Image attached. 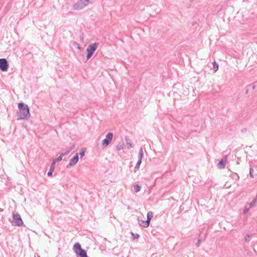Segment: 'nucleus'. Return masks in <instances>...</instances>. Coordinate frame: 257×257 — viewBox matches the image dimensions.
I'll use <instances>...</instances> for the list:
<instances>
[{
	"label": "nucleus",
	"mask_w": 257,
	"mask_h": 257,
	"mask_svg": "<svg viewBox=\"0 0 257 257\" xmlns=\"http://www.w3.org/2000/svg\"><path fill=\"white\" fill-rule=\"evenodd\" d=\"M257 203V199L256 197L253 199V200L251 201V202L249 204V206L250 208L254 207Z\"/></svg>",
	"instance_id": "obj_15"
},
{
	"label": "nucleus",
	"mask_w": 257,
	"mask_h": 257,
	"mask_svg": "<svg viewBox=\"0 0 257 257\" xmlns=\"http://www.w3.org/2000/svg\"><path fill=\"white\" fill-rule=\"evenodd\" d=\"M55 163L52 162L50 166V168L49 169V171H48V172L47 173V175L48 176H51L52 175V174L55 169Z\"/></svg>",
	"instance_id": "obj_12"
},
{
	"label": "nucleus",
	"mask_w": 257,
	"mask_h": 257,
	"mask_svg": "<svg viewBox=\"0 0 257 257\" xmlns=\"http://www.w3.org/2000/svg\"><path fill=\"white\" fill-rule=\"evenodd\" d=\"M78 154L76 153L75 155L70 159L69 163L67 165L66 168H69L72 166H74L78 161Z\"/></svg>",
	"instance_id": "obj_8"
},
{
	"label": "nucleus",
	"mask_w": 257,
	"mask_h": 257,
	"mask_svg": "<svg viewBox=\"0 0 257 257\" xmlns=\"http://www.w3.org/2000/svg\"><path fill=\"white\" fill-rule=\"evenodd\" d=\"M73 46H75L76 48H77V49H79V50L81 49V47H80V45H79V44H78L77 43H76V42H74V43H73Z\"/></svg>",
	"instance_id": "obj_26"
},
{
	"label": "nucleus",
	"mask_w": 257,
	"mask_h": 257,
	"mask_svg": "<svg viewBox=\"0 0 257 257\" xmlns=\"http://www.w3.org/2000/svg\"><path fill=\"white\" fill-rule=\"evenodd\" d=\"M131 234H132L133 237L134 238H135V239H138V238H139V237L140 236L139 234H138V233H133L132 232H131Z\"/></svg>",
	"instance_id": "obj_25"
},
{
	"label": "nucleus",
	"mask_w": 257,
	"mask_h": 257,
	"mask_svg": "<svg viewBox=\"0 0 257 257\" xmlns=\"http://www.w3.org/2000/svg\"><path fill=\"white\" fill-rule=\"evenodd\" d=\"M85 0H79L75 3L73 6V9L75 10H78L83 9L86 6Z\"/></svg>",
	"instance_id": "obj_6"
},
{
	"label": "nucleus",
	"mask_w": 257,
	"mask_h": 257,
	"mask_svg": "<svg viewBox=\"0 0 257 257\" xmlns=\"http://www.w3.org/2000/svg\"><path fill=\"white\" fill-rule=\"evenodd\" d=\"M126 145L128 148H131L133 147L132 144L131 143L130 140L128 139L125 138Z\"/></svg>",
	"instance_id": "obj_22"
},
{
	"label": "nucleus",
	"mask_w": 257,
	"mask_h": 257,
	"mask_svg": "<svg viewBox=\"0 0 257 257\" xmlns=\"http://www.w3.org/2000/svg\"><path fill=\"white\" fill-rule=\"evenodd\" d=\"M226 163V158H223L218 163L217 167L219 169H223L225 167Z\"/></svg>",
	"instance_id": "obj_9"
},
{
	"label": "nucleus",
	"mask_w": 257,
	"mask_h": 257,
	"mask_svg": "<svg viewBox=\"0 0 257 257\" xmlns=\"http://www.w3.org/2000/svg\"><path fill=\"white\" fill-rule=\"evenodd\" d=\"M153 213L151 211H150L149 212H148L147 213V220H146L147 223L150 224L151 220L152 218L153 217Z\"/></svg>",
	"instance_id": "obj_13"
},
{
	"label": "nucleus",
	"mask_w": 257,
	"mask_h": 257,
	"mask_svg": "<svg viewBox=\"0 0 257 257\" xmlns=\"http://www.w3.org/2000/svg\"><path fill=\"white\" fill-rule=\"evenodd\" d=\"M247 92H248V90H247L246 91V93L247 94Z\"/></svg>",
	"instance_id": "obj_32"
},
{
	"label": "nucleus",
	"mask_w": 257,
	"mask_h": 257,
	"mask_svg": "<svg viewBox=\"0 0 257 257\" xmlns=\"http://www.w3.org/2000/svg\"><path fill=\"white\" fill-rule=\"evenodd\" d=\"M138 221L139 224L143 227H147L149 226V224L147 223L146 221H144L143 220L140 219L139 218H138Z\"/></svg>",
	"instance_id": "obj_11"
},
{
	"label": "nucleus",
	"mask_w": 257,
	"mask_h": 257,
	"mask_svg": "<svg viewBox=\"0 0 257 257\" xmlns=\"http://www.w3.org/2000/svg\"><path fill=\"white\" fill-rule=\"evenodd\" d=\"M141 163H142V160L139 159L136 165L140 167Z\"/></svg>",
	"instance_id": "obj_28"
},
{
	"label": "nucleus",
	"mask_w": 257,
	"mask_h": 257,
	"mask_svg": "<svg viewBox=\"0 0 257 257\" xmlns=\"http://www.w3.org/2000/svg\"><path fill=\"white\" fill-rule=\"evenodd\" d=\"M85 151H86V149L83 148V149H82L81 152L79 153V155L80 156L81 158H82L84 156L85 153Z\"/></svg>",
	"instance_id": "obj_23"
},
{
	"label": "nucleus",
	"mask_w": 257,
	"mask_h": 257,
	"mask_svg": "<svg viewBox=\"0 0 257 257\" xmlns=\"http://www.w3.org/2000/svg\"><path fill=\"white\" fill-rule=\"evenodd\" d=\"M144 157V153H143V148L141 147L140 149H139V160H142V158Z\"/></svg>",
	"instance_id": "obj_16"
},
{
	"label": "nucleus",
	"mask_w": 257,
	"mask_h": 257,
	"mask_svg": "<svg viewBox=\"0 0 257 257\" xmlns=\"http://www.w3.org/2000/svg\"><path fill=\"white\" fill-rule=\"evenodd\" d=\"M62 160V156L60 155L58 158L54 159L52 162L55 163V165L56 164V162H58L61 161Z\"/></svg>",
	"instance_id": "obj_20"
},
{
	"label": "nucleus",
	"mask_w": 257,
	"mask_h": 257,
	"mask_svg": "<svg viewBox=\"0 0 257 257\" xmlns=\"http://www.w3.org/2000/svg\"><path fill=\"white\" fill-rule=\"evenodd\" d=\"M73 249L77 257H88L86 250L81 247L79 243H75Z\"/></svg>",
	"instance_id": "obj_2"
},
{
	"label": "nucleus",
	"mask_w": 257,
	"mask_h": 257,
	"mask_svg": "<svg viewBox=\"0 0 257 257\" xmlns=\"http://www.w3.org/2000/svg\"><path fill=\"white\" fill-rule=\"evenodd\" d=\"M123 148V144H119L116 146V150L117 151H120V150H122Z\"/></svg>",
	"instance_id": "obj_24"
},
{
	"label": "nucleus",
	"mask_w": 257,
	"mask_h": 257,
	"mask_svg": "<svg viewBox=\"0 0 257 257\" xmlns=\"http://www.w3.org/2000/svg\"><path fill=\"white\" fill-rule=\"evenodd\" d=\"M140 167L136 165L135 167V172H136V171L137 170H138L139 169Z\"/></svg>",
	"instance_id": "obj_30"
},
{
	"label": "nucleus",
	"mask_w": 257,
	"mask_h": 257,
	"mask_svg": "<svg viewBox=\"0 0 257 257\" xmlns=\"http://www.w3.org/2000/svg\"><path fill=\"white\" fill-rule=\"evenodd\" d=\"M86 2H85V4L86 5V6L88 4L89 2V0H85Z\"/></svg>",
	"instance_id": "obj_31"
},
{
	"label": "nucleus",
	"mask_w": 257,
	"mask_h": 257,
	"mask_svg": "<svg viewBox=\"0 0 257 257\" xmlns=\"http://www.w3.org/2000/svg\"><path fill=\"white\" fill-rule=\"evenodd\" d=\"M256 86H257V81H256L254 83L253 86H252V89H254Z\"/></svg>",
	"instance_id": "obj_29"
},
{
	"label": "nucleus",
	"mask_w": 257,
	"mask_h": 257,
	"mask_svg": "<svg viewBox=\"0 0 257 257\" xmlns=\"http://www.w3.org/2000/svg\"><path fill=\"white\" fill-rule=\"evenodd\" d=\"M98 46L97 43H94L88 46L86 49L87 52V60H88L93 55L94 52L96 51Z\"/></svg>",
	"instance_id": "obj_3"
},
{
	"label": "nucleus",
	"mask_w": 257,
	"mask_h": 257,
	"mask_svg": "<svg viewBox=\"0 0 257 257\" xmlns=\"http://www.w3.org/2000/svg\"><path fill=\"white\" fill-rule=\"evenodd\" d=\"M13 221L12 222V224L14 226H20L23 224V221L20 216L18 213L13 214Z\"/></svg>",
	"instance_id": "obj_4"
},
{
	"label": "nucleus",
	"mask_w": 257,
	"mask_h": 257,
	"mask_svg": "<svg viewBox=\"0 0 257 257\" xmlns=\"http://www.w3.org/2000/svg\"><path fill=\"white\" fill-rule=\"evenodd\" d=\"M249 175H250V176L253 178H254V176L257 175V172H256V171L254 172L253 171V169L250 167L249 169Z\"/></svg>",
	"instance_id": "obj_14"
},
{
	"label": "nucleus",
	"mask_w": 257,
	"mask_h": 257,
	"mask_svg": "<svg viewBox=\"0 0 257 257\" xmlns=\"http://www.w3.org/2000/svg\"><path fill=\"white\" fill-rule=\"evenodd\" d=\"M206 233L201 232L199 234L200 238L198 239L197 242L196 243V246L198 247L200 245L201 240L204 239L205 238Z\"/></svg>",
	"instance_id": "obj_10"
},
{
	"label": "nucleus",
	"mask_w": 257,
	"mask_h": 257,
	"mask_svg": "<svg viewBox=\"0 0 257 257\" xmlns=\"http://www.w3.org/2000/svg\"><path fill=\"white\" fill-rule=\"evenodd\" d=\"M74 147V146L71 147L69 149L65 151L64 153H63L61 154V155L62 156V157L65 155H67L69 154V153L71 152V151L73 149Z\"/></svg>",
	"instance_id": "obj_18"
},
{
	"label": "nucleus",
	"mask_w": 257,
	"mask_h": 257,
	"mask_svg": "<svg viewBox=\"0 0 257 257\" xmlns=\"http://www.w3.org/2000/svg\"><path fill=\"white\" fill-rule=\"evenodd\" d=\"M141 189V187L139 185L136 184L134 186V190L135 192H139Z\"/></svg>",
	"instance_id": "obj_19"
},
{
	"label": "nucleus",
	"mask_w": 257,
	"mask_h": 257,
	"mask_svg": "<svg viewBox=\"0 0 257 257\" xmlns=\"http://www.w3.org/2000/svg\"><path fill=\"white\" fill-rule=\"evenodd\" d=\"M250 208V207H249V206L248 207H247L246 206H245V208H244V210L243 211V213L245 214L246 212H247L249 209Z\"/></svg>",
	"instance_id": "obj_27"
},
{
	"label": "nucleus",
	"mask_w": 257,
	"mask_h": 257,
	"mask_svg": "<svg viewBox=\"0 0 257 257\" xmlns=\"http://www.w3.org/2000/svg\"><path fill=\"white\" fill-rule=\"evenodd\" d=\"M252 235L251 234H247L244 237V240L246 242H248L250 241V237Z\"/></svg>",
	"instance_id": "obj_21"
},
{
	"label": "nucleus",
	"mask_w": 257,
	"mask_h": 257,
	"mask_svg": "<svg viewBox=\"0 0 257 257\" xmlns=\"http://www.w3.org/2000/svg\"><path fill=\"white\" fill-rule=\"evenodd\" d=\"M213 69L214 72H216L218 69V65L215 61L213 63Z\"/></svg>",
	"instance_id": "obj_17"
},
{
	"label": "nucleus",
	"mask_w": 257,
	"mask_h": 257,
	"mask_svg": "<svg viewBox=\"0 0 257 257\" xmlns=\"http://www.w3.org/2000/svg\"><path fill=\"white\" fill-rule=\"evenodd\" d=\"M9 64L6 59H0V69L2 71H6L8 70Z\"/></svg>",
	"instance_id": "obj_7"
},
{
	"label": "nucleus",
	"mask_w": 257,
	"mask_h": 257,
	"mask_svg": "<svg viewBox=\"0 0 257 257\" xmlns=\"http://www.w3.org/2000/svg\"><path fill=\"white\" fill-rule=\"evenodd\" d=\"M18 107L20 110L17 112L18 119H28L30 116L28 105L21 102L18 104Z\"/></svg>",
	"instance_id": "obj_1"
},
{
	"label": "nucleus",
	"mask_w": 257,
	"mask_h": 257,
	"mask_svg": "<svg viewBox=\"0 0 257 257\" xmlns=\"http://www.w3.org/2000/svg\"><path fill=\"white\" fill-rule=\"evenodd\" d=\"M113 136V135L112 133H108L106 135L105 138L102 140V146L106 147L110 144L112 140Z\"/></svg>",
	"instance_id": "obj_5"
}]
</instances>
